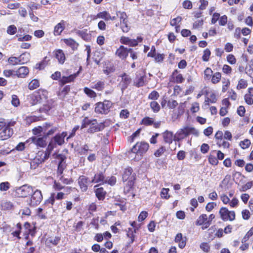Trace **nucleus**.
<instances>
[{
    "label": "nucleus",
    "instance_id": "nucleus-1",
    "mask_svg": "<svg viewBox=\"0 0 253 253\" xmlns=\"http://www.w3.org/2000/svg\"><path fill=\"white\" fill-rule=\"evenodd\" d=\"M149 147V144L144 141L136 143L131 149L130 157H133L132 155L135 154L133 159L135 161H138L141 159L142 155L148 151Z\"/></svg>",
    "mask_w": 253,
    "mask_h": 253
},
{
    "label": "nucleus",
    "instance_id": "nucleus-2",
    "mask_svg": "<svg viewBox=\"0 0 253 253\" xmlns=\"http://www.w3.org/2000/svg\"><path fill=\"white\" fill-rule=\"evenodd\" d=\"M190 134H193L196 136L199 135V131L194 127L185 126L178 129L174 135L173 140L179 141L186 138Z\"/></svg>",
    "mask_w": 253,
    "mask_h": 253
},
{
    "label": "nucleus",
    "instance_id": "nucleus-3",
    "mask_svg": "<svg viewBox=\"0 0 253 253\" xmlns=\"http://www.w3.org/2000/svg\"><path fill=\"white\" fill-rule=\"evenodd\" d=\"M112 106V103L108 100L98 102L96 104L95 112L99 114H106L109 112V109Z\"/></svg>",
    "mask_w": 253,
    "mask_h": 253
},
{
    "label": "nucleus",
    "instance_id": "nucleus-4",
    "mask_svg": "<svg viewBox=\"0 0 253 253\" xmlns=\"http://www.w3.org/2000/svg\"><path fill=\"white\" fill-rule=\"evenodd\" d=\"M15 195L19 197H26L32 194L33 188L32 186L27 184L16 188L15 190Z\"/></svg>",
    "mask_w": 253,
    "mask_h": 253
},
{
    "label": "nucleus",
    "instance_id": "nucleus-5",
    "mask_svg": "<svg viewBox=\"0 0 253 253\" xmlns=\"http://www.w3.org/2000/svg\"><path fill=\"white\" fill-rule=\"evenodd\" d=\"M44 91L39 90L35 92L28 97V99L31 105L33 106L38 103H41L43 98H45Z\"/></svg>",
    "mask_w": 253,
    "mask_h": 253
},
{
    "label": "nucleus",
    "instance_id": "nucleus-6",
    "mask_svg": "<svg viewBox=\"0 0 253 253\" xmlns=\"http://www.w3.org/2000/svg\"><path fill=\"white\" fill-rule=\"evenodd\" d=\"M32 195L31 197L30 205L31 206H36L41 202L42 200V192L39 190H36L32 193Z\"/></svg>",
    "mask_w": 253,
    "mask_h": 253
},
{
    "label": "nucleus",
    "instance_id": "nucleus-7",
    "mask_svg": "<svg viewBox=\"0 0 253 253\" xmlns=\"http://www.w3.org/2000/svg\"><path fill=\"white\" fill-rule=\"evenodd\" d=\"M11 123H9L7 125H5L0 132V140H4L10 137L13 133V129L10 128Z\"/></svg>",
    "mask_w": 253,
    "mask_h": 253
},
{
    "label": "nucleus",
    "instance_id": "nucleus-8",
    "mask_svg": "<svg viewBox=\"0 0 253 253\" xmlns=\"http://www.w3.org/2000/svg\"><path fill=\"white\" fill-rule=\"evenodd\" d=\"M132 169L129 167L125 169L123 174L122 178L123 181H128V184L131 186L133 184V180L134 177L132 175Z\"/></svg>",
    "mask_w": 253,
    "mask_h": 253
},
{
    "label": "nucleus",
    "instance_id": "nucleus-9",
    "mask_svg": "<svg viewBox=\"0 0 253 253\" xmlns=\"http://www.w3.org/2000/svg\"><path fill=\"white\" fill-rule=\"evenodd\" d=\"M120 77L122 78V80L120 84L121 85V90L122 92H123L131 83V78L125 73L121 75Z\"/></svg>",
    "mask_w": 253,
    "mask_h": 253
},
{
    "label": "nucleus",
    "instance_id": "nucleus-10",
    "mask_svg": "<svg viewBox=\"0 0 253 253\" xmlns=\"http://www.w3.org/2000/svg\"><path fill=\"white\" fill-rule=\"evenodd\" d=\"M105 178L103 172L99 171L95 174L92 180L89 182L91 183H98L99 185L103 184L105 182Z\"/></svg>",
    "mask_w": 253,
    "mask_h": 253
},
{
    "label": "nucleus",
    "instance_id": "nucleus-11",
    "mask_svg": "<svg viewBox=\"0 0 253 253\" xmlns=\"http://www.w3.org/2000/svg\"><path fill=\"white\" fill-rule=\"evenodd\" d=\"M46 137L44 135L43 137L33 136L30 138L31 142L37 146L44 147L46 145Z\"/></svg>",
    "mask_w": 253,
    "mask_h": 253
},
{
    "label": "nucleus",
    "instance_id": "nucleus-12",
    "mask_svg": "<svg viewBox=\"0 0 253 253\" xmlns=\"http://www.w3.org/2000/svg\"><path fill=\"white\" fill-rule=\"evenodd\" d=\"M67 135V131H63L61 133L56 134L52 138V140L57 145H62L64 142V139Z\"/></svg>",
    "mask_w": 253,
    "mask_h": 253
},
{
    "label": "nucleus",
    "instance_id": "nucleus-13",
    "mask_svg": "<svg viewBox=\"0 0 253 253\" xmlns=\"http://www.w3.org/2000/svg\"><path fill=\"white\" fill-rule=\"evenodd\" d=\"M131 51V48H127L123 45H121L120 47L117 50L116 54L122 59H124L126 58L129 52Z\"/></svg>",
    "mask_w": 253,
    "mask_h": 253
},
{
    "label": "nucleus",
    "instance_id": "nucleus-14",
    "mask_svg": "<svg viewBox=\"0 0 253 253\" xmlns=\"http://www.w3.org/2000/svg\"><path fill=\"white\" fill-rule=\"evenodd\" d=\"M146 76L145 74H136V78L133 82V85L139 87L143 86L145 84V79Z\"/></svg>",
    "mask_w": 253,
    "mask_h": 253
},
{
    "label": "nucleus",
    "instance_id": "nucleus-15",
    "mask_svg": "<svg viewBox=\"0 0 253 253\" xmlns=\"http://www.w3.org/2000/svg\"><path fill=\"white\" fill-rule=\"evenodd\" d=\"M92 123L90 124V126L87 130L88 133H92L95 132L103 130L104 128V126L102 124H97L96 120H94Z\"/></svg>",
    "mask_w": 253,
    "mask_h": 253
},
{
    "label": "nucleus",
    "instance_id": "nucleus-16",
    "mask_svg": "<svg viewBox=\"0 0 253 253\" xmlns=\"http://www.w3.org/2000/svg\"><path fill=\"white\" fill-rule=\"evenodd\" d=\"M56 158L60 160L58 165L57 173L58 174L61 175L63 173L65 167L64 162L65 158L63 155L60 154H57Z\"/></svg>",
    "mask_w": 253,
    "mask_h": 253
},
{
    "label": "nucleus",
    "instance_id": "nucleus-17",
    "mask_svg": "<svg viewBox=\"0 0 253 253\" xmlns=\"http://www.w3.org/2000/svg\"><path fill=\"white\" fill-rule=\"evenodd\" d=\"M88 183V179L84 175L80 176L78 179V183L81 190L85 192L87 190V184Z\"/></svg>",
    "mask_w": 253,
    "mask_h": 253
},
{
    "label": "nucleus",
    "instance_id": "nucleus-18",
    "mask_svg": "<svg viewBox=\"0 0 253 253\" xmlns=\"http://www.w3.org/2000/svg\"><path fill=\"white\" fill-rule=\"evenodd\" d=\"M29 70L27 67L22 66L20 67L17 70L15 71V76L18 78H25L29 74Z\"/></svg>",
    "mask_w": 253,
    "mask_h": 253
},
{
    "label": "nucleus",
    "instance_id": "nucleus-19",
    "mask_svg": "<svg viewBox=\"0 0 253 253\" xmlns=\"http://www.w3.org/2000/svg\"><path fill=\"white\" fill-rule=\"evenodd\" d=\"M163 136L165 143L169 144L172 143L174 137L172 132L166 130L163 133Z\"/></svg>",
    "mask_w": 253,
    "mask_h": 253
},
{
    "label": "nucleus",
    "instance_id": "nucleus-20",
    "mask_svg": "<svg viewBox=\"0 0 253 253\" xmlns=\"http://www.w3.org/2000/svg\"><path fill=\"white\" fill-rule=\"evenodd\" d=\"M42 163H43V160L40 158V153H38L37 156L30 163L31 169H36Z\"/></svg>",
    "mask_w": 253,
    "mask_h": 253
},
{
    "label": "nucleus",
    "instance_id": "nucleus-21",
    "mask_svg": "<svg viewBox=\"0 0 253 253\" xmlns=\"http://www.w3.org/2000/svg\"><path fill=\"white\" fill-rule=\"evenodd\" d=\"M55 57L58 60V62L61 64H63L65 56L63 51L61 49H58L55 51Z\"/></svg>",
    "mask_w": 253,
    "mask_h": 253
},
{
    "label": "nucleus",
    "instance_id": "nucleus-22",
    "mask_svg": "<svg viewBox=\"0 0 253 253\" xmlns=\"http://www.w3.org/2000/svg\"><path fill=\"white\" fill-rule=\"evenodd\" d=\"M121 28L123 32H127L130 29V27L127 24V18L124 17H121L120 18Z\"/></svg>",
    "mask_w": 253,
    "mask_h": 253
},
{
    "label": "nucleus",
    "instance_id": "nucleus-23",
    "mask_svg": "<svg viewBox=\"0 0 253 253\" xmlns=\"http://www.w3.org/2000/svg\"><path fill=\"white\" fill-rule=\"evenodd\" d=\"M95 195L99 200L104 199L106 192L102 187L98 188L95 190Z\"/></svg>",
    "mask_w": 253,
    "mask_h": 253
},
{
    "label": "nucleus",
    "instance_id": "nucleus-24",
    "mask_svg": "<svg viewBox=\"0 0 253 253\" xmlns=\"http://www.w3.org/2000/svg\"><path fill=\"white\" fill-rule=\"evenodd\" d=\"M77 75L78 73L71 75L68 77H63L60 80L61 84L63 85L67 83L73 81L77 77Z\"/></svg>",
    "mask_w": 253,
    "mask_h": 253
},
{
    "label": "nucleus",
    "instance_id": "nucleus-25",
    "mask_svg": "<svg viewBox=\"0 0 253 253\" xmlns=\"http://www.w3.org/2000/svg\"><path fill=\"white\" fill-rule=\"evenodd\" d=\"M64 29V22L61 21L57 24L54 28V34L55 36L59 35Z\"/></svg>",
    "mask_w": 253,
    "mask_h": 253
},
{
    "label": "nucleus",
    "instance_id": "nucleus-26",
    "mask_svg": "<svg viewBox=\"0 0 253 253\" xmlns=\"http://www.w3.org/2000/svg\"><path fill=\"white\" fill-rule=\"evenodd\" d=\"M70 90L69 85L65 86L62 89H60L58 93V96L61 99H64L66 95L68 94Z\"/></svg>",
    "mask_w": 253,
    "mask_h": 253
},
{
    "label": "nucleus",
    "instance_id": "nucleus-27",
    "mask_svg": "<svg viewBox=\"0 0 253 253\" xmlns=\"http://www.w3.org/2000/svg\"><path fill=\"white\" fill-rule=\"evenodd\" d=\"M230 211L226 208L222 207L219 211V214L222 219L224 221L228 220V217L229 216V213Z\"/></svg>",
    "mask_w": 253,
    "mask_h": 253
},
{
    "label": "nucleus",
    "instance_id": "nucleus-28",
    "mask_svg": "<svg viewBox=\"0 0 253 253\" xmlns=\"http://www.w3.org/2000/svg\"><path fill=\"white\" fill-rule=\"evenodd\" d=\"M60 239V237L58 236L49 238L46 239V244L48 246H49L50 244H51L53 246H56L59 243Z\"/></svg>",
    "mask_w": 253,
    "mask_h": 253
},
{
    "label": "nucleus",
    "instance_id": "nucleus-29",
    "mask_svg": "<svg viewBox=\"0 0 253 253\" xmlns=\"http://www.w3.org/2000/svg\"><path fill=\"white\" fill-rule=\"evenodd\" d=\"M51 124L48 123H45L43 124L42 126H39L38 128H35L33 129L34 131H36L37 133H40L41 132H45L46 131L47 129L51 126Z\"/></svg>",
    "mask_w": 253,
    "mask_h": 253
},
{
    "label": "nucleus",
    "instance_id": "nucleus-30",
    "mask_svg": "<svg viewBox=\"0 0 253 253\" xmlns=\"http://www.w3.org/2000/svg\"><path fill=\"white\" fill-rule=\"evenodd\" d=\"M21 57H14L11 56L8 59V62L9 64L12 65H16L20 64Z\"/></svg>",
    "mask_w": 253,
    "mask_h": 253
},
{
    "label": "nucleus",
    "instance_id": "nucleus-31",
    "mask_svg": "<svg viewBox=\"0 0 253 253\" xmlns=\"http://www.w3.org/2000/svg\"><path fill=\"white\" fill-rule=\"evenodd\" d=\"M77 34L82 38L84 40L87 41L89 38V35L88 34L87 32V30H78L77 32Z\"/></svg>",
    "mask_w": 253,
    "mask_h": 253
},
{
    "label": "nucleus",
    "instance_id": "nucleus-32",
    "mask_svg": "<svg viewBox=\"0 0 253 253\" xmlns=\"http://www.w3.org/2000/svg\"><path fill=\"white\" fill-rule=\"evenodd\" d=\"M40 85V83L38 80L34 79L28 85V88L30 90H33L37 87H38Z\"/></svg>",
    "mask_w": 253,
    "mask_h": 253
},
{
    "label": "nucleus",
    "instance_id": "nucleus-33",
    "mask_svg": "<svg viewBox=\"0 0 253 253\" xmlns=\"http://www.w3.org/2000/svg\"><path fill=\"white\" fill-rule=\"evenodd\" d=\"M208 220L207 215L206 214L201 215L196 221V224L202 225Z\"/></svg>",
    "mask_w": 253,
    "mask_h": 253
},
{
    "label": "nucleus",
    "instance_id": "nucleus-34",
    "mask_svg": "<svg viewBox=\"0 0 253 253\" xmlns=\"http://www.w3.org/2000/svg\"><path fill=\"white\" fill-rule=\"evenodd\" d=\"M65 43L70 46L73 49H76L78 46V44L72 39H66L65 40Z\"/></svg>",
    "mask_w": 253,
    "mask_h": 253
},
{
    "label": "nucleus",
    "instance_id": "nucleus-35",
    "mask_svg": "<svg viewBox=\"0 0 253 253\" xmlns=\"http://www.w3.org/2000/svg\"><path fill=\"white\" fill-rule=\"evenodd\" d=\"M221 75L219 72H216L214 73L211 78V82L214 84H217L221 80Z\"/></svg>",
    "mask_w": 253,
    "mask_h": 253
},
{
    "label": "nucleus",
    "instance_id": "nucleus-36",
    "mask_svg": "<svg viewBox=\"0 0 253 253\" xmlns=\"http://www.w3.org/2000/svg\"><path fill=\"white\" fill-rule=\"evenodd\" d=\"M84 93L91 98H94L96 96V93L92 89L85 87L84 89Z\"/></svg>",
    "mask_w": 253,
    "mask_h": 253
},
{
    "label": "nucleus",
    "instance_id": "nucleus-37",
    "mask_svg": "<svg viewBox=\"0 0 253 253\" xmlns=\"http://www.w3.org/2000/svg\"><path fill=\"white\" fill-rule=\"evenodd\" d=\"M136 229L133 230L132 228H129L128 231L127 233V236L131 239L130 243H132L134 241V232L136 233Z\"/></svg>",
    "mask_w": 253,
    "mask_h": 253
},
{
    "label": "nucleus",
    "instance_id": "nucleus-38",
    "mask_svg": "<svg viewBox=\"0 0 253 253\" xmlns=\"http://www.w3.org/2000/svg\"><path fill=\"white\" fill-rule=\"evenodd\" d=\"M19 57H21L20 64H24L29 60L30 54L28 53H24L21 54Z\"/></svg>",
    "mask_w": 253,
    "mask_h": 253
},
{
    "label": "nucleus",
    "instance_id": "nucleus-39",
    "mask_svg": "<svg viewBox=\"0 0 253 253\" xmlns=\"http://www.w3.org/2000/svg\"><path fill=\"white\" fill-rule=\"evenodd\" d=\"M153 123V119L148 117L144 118L141 121V124L145 126H151Z\"/></svg>",
    "mask_w": 253,
    "mask_h": 253
},
{
    "label": "nucleus",
    "instance_id": "nucleus-40",
    "mask_svg": "<svg viewBox=\"0 0 253 253\" xmlns=\"http://www.w3.org/2000/svg\"><path fill=\"white\" fill-rule=\"evenodd\" d=\"M104 83L103 82L99 81L96 83L94 85L92 86L91 87L96 89L97 90H102L104 88Z\"/></svg>",
    "mask_w": 253,
    "mask_h": 253
},
{
    "label": "nucleus",
    "instance_id": "nucleus-41",
    "mask_svg": "<svg viewBox=\"0 0 253 253\" xmlns=\"http://www.w3.org/2000/svg\"><path fill=\"white\" fill-rule=\"evenodd\" d=\"M40 153V157L41 159L43 160V162H44L46 160H47L49 156L51 154V152L49 151H48L46 150V151L43 152H39Z\"/></svg>",
    "mask_w": 253,
    "mask_h": 253
},
{
    "label": "nucleus",
    "instance_id": "nucleus-42",
    "mask_svg": "<svg viewBox=\"0 0 253 253\" xmlns=\"http://www.w3.org/2000/svg\"><path fill=\"white\" fill-rule=\"evenodd\" d=\"M247 82L244 79H241L239 81L237 88L240 89L242 88H245L247 86Z\"/></svg>",
    "mask_w": 253,
    "mask_h": 253
},
{
    "label": "nucleus",
    "instance_id": "nucleus-43",
    "mask_svg": "<svg viewBox=\"0 0 253 253\" xmlns=\"http://www.w3.org/2000/svg\"><path fill=\"white\" fill-rule=\"evenodd\" d=\"M211 52L209 49L207 48L204 51L202 59L204 61L207 62L209 60Z\"/></svg>",
    "mask_w": 253,
    "mask_h": 253
},
{
    "label": "nucleus",
    "instance_id": "nucleus-44",
    "mask_svg": "<svg viewBox=\"0 0 253 253\" xmlns=\"http://www.w3.org/2000/svg\"><path fill=\"white\" fill-rule=\"evenodd\" d=\"M208 160L210 164L212 165L216 166L218 163L217 159L212 155H209Z\"/></svg>",
    "mask_w": 253,
    "mask_h": 253
},
{
    "label": "nucleus",
    "instance_id": "nucleus-45",
    "mask_svg": "<svg viewBox=\"0 0 253 253\" xmlns=\"http://www.w3.org/2000/svg\"><path fill=\"white\" fill-rule=\"evenodd\" d=\"M150 106L154 112H158L160 110V106L157 102H151L150 103Z\"/></svg>",
    "mask_w": 253,
    "mask_h": 253
},
{
    "label": "nucleus",
    "instance_id": "nucleus-46",
    "mask_svg": "<svg viewBox=\"0 0 253 253\" xmlns=\"http://www.w3.org/2000/svg\"><path fill=\"white\" fill-rule=\"evenodd\" d=\"M37 215L41 219H46L47 218L46 214L43 212V209L41 208H39L37 209Z\"/></svg>",
    "mask_w": 253,
    "mask_h": 253
},
{
    "label": "nucleus",
    "instance_id": "nucleus-47",
    "mask_svg": "<svg viewBox=\"0 0 253 253\" xmlns=\"http://www.w3.org/2000/svg\"><path fill=\"white\" fill-rule=\"evenodd\" d=\"M251 144V141L248 139H246L243 141H242L240 143V146L243 149H246L249 147Z\"/></svg>",
    "mask_w": 253,
    "mask_h": 253
},
{
    "label": "nucleus",
    "instance_id": "nucleus-48",
    "mask_svg": "<svg viewBox=\"0 0 253 253\" xmlns=\"http://www.w3.org/2000/svg\"><path fill=\"white\" fill-rule=\"evenodd\" d=\"M10 184L8 182H4L0 183V190L1 191H7L9 188Z\"/></svg>",
    "mask_w": 253,
    "mask_h": 253
},
{
    "label": "nucleus",
    "instance_id": "nucleus-49",
    "mask_svg": "<svg viewBox=\"0 0 253 253\" xmlns=\"http://www.w3.org/2000/svg\"><path fill=\"white\" fill-rule=\"evenodd\" d=\"M253 186V181L248 182L246 184H245L242 186V188L240 189V191H246L247 190L251 189Z\"/></svg>",
    "mask_w": 253,
    "mask_h": 253
},
{
    "label": "nucleus",
    "instance_id": "nucleus-50",
    "mask_svg": "<svg viewBox=\"0 0 253 253\" xmlns=\"http://www.w3.org/2000/svg\"><path fill=\"white\" fill-rule=\"evenodd\" d=\"M116 182V178L115 176H111L109 178H105V182L104 183H108L111 185H114Z\"/></svg>",
    "mask_w": 253,
    "mask_h": 253
},
{
    "label": "nucleus",
    "instance_id": "nucleus-51",
    "mask_svg": "<svg viewBox=\"0 0 253 253\" xmlns=\"http://www.w3.org/2000/svg\"><path fill=\"white\" fill-rule=\"evenodd\" d=\"M20 101L18 96L16 95H12L11 104L15 107L19 105Z\"/></svg>",
    "mask_w": 253,
    "mask_h": 253
},
{
    "label": "nucleus",
    "instance_id": "nucleus-52",
    "mask_svg": "<svg viewBox=\"0 0 253 253\" xmlns=\"http://www.w3.org/2000/svg\"><path fill=\"white\" fill-rule=\"evenodd\" d=\"M115 69L114 66H106L104 68L103 72L106 75H109L111 73H113L115 71Z\"/></svg>",
    "mask_w": 253,
    "mask_h": 253
},
{
    "label": "nucleus",
    "instance_id": "nucleus-53",
    "mask_svg": "<svg viewBox=\"0 0 253 253\" xmlns=\"http://www.w3.org/2000/svg\"><path fill=\"white\" fill-rule=\"evenodd\" d=\"M15 71L12 70H5L3 71V75L6 77H10L11 76L14 77L15 76Z\"/></svg>",
    "mask_w": 253,
    "mask_h": 253
},
{
    "label": "nucleus",
    "instance_id": "nucleus-54",
    "mask_svg": "<svg viewBox=\"0 0 253 253\" xmlns=\"http://www.w3.org/2000/svg\"><path fill=\"white\" fill-rule=\"evenodd\" d=\"M200 248L205 252L208 253L210 250V247L207 243H202L200 245Z\"/></svg>",
    "mask_w": 253,
    "mask_h": 253
},
{
    "label": "nucleus",
    "instance_id": "nucleus-55",
    "mask_svg": "<svg viewBox=\"0 0 253 253\" xmlns=\"http://www.w3.org/2000/svg\"><path fill=\"white\" fill-rule=\"evenodd\" d=\"M90 150L89 149V147L88 146L87 144H84L81 148L80 151V154L81 155H86L87 154V153L88 151H89Z\"/></svg>",
    "mask_w": 253,
    "mask_h": 253
},
{
    "label": "nucleus",
    "instance_id": "nucleus-56",
    "mask_svg": "<svg viewBox=\"0 0 253 253\" xmlns=\"http://www.w3.org/2000/svg\"><path fill=\"white\" fill-rule=\"evenodd\" d=\"M159 97V93L156 91H153L149 94L148 98L152 100H155L157 99Z\"/></svg>",
    "mask_w": 253,
    "mask_h": 253
},
{
    "label": "nucleus",
    "instance_id": "nucleus-57",
    "mask_svg": "<svg viewBox=\"0 0 253 253\" xmlns=\"http://www.w3.org/2000/svg\"><path fill=\"white\" fill-rule=\"evenodd\" d=\"M17 31L16 27L14 25H10L9 26L7 30V32L8 34L10 35H14L16 33Z\"/></svg>",
    "mask_w": 253,
    "mask_h": 253
},
{
    "label": "nucleus",
    "instance_id": "nucleus-58",
    "mask_svg": "<svg viewBox=\"0 0 253 253\" xmlns=\"http://www.w3.org/2000/svg\"><path fill=\"white\" fill-rule=\"evenodd\" d=\"M181 20H182L181 17H176L172 19L170 21V24L172 26H176L177 24L180 22Z\"/></svg>",
    "mask_w": 253,
    "mask_h": 253
},
{
    "label": "nucleus",
    "instance_id": "nucleus-59",
    "mask_svg": "<svg viewBox=\"0 0 253 253\" xmlns=\"http://www.w3.org/2000/svg\"><path fill=\"white\" fill-rule=\"evenodd\" d=\"M210 149V147L208 144L203 143L201 146V152L203 154L207 153Z\"/></svg>",
    "mask_w": 253,
    "mask_h": 253
},
{
    "label": "nucleus",
    "instance_id": "nucleus-60",
    "mask_svg": "<svg viewBox=\"0 0 253 253\" xmlns=\"http://www.w3.org/2000/svg\"><path fill=\"white\" fill-rule=\"evenodd\" d=\"M237 112L238 114L240 116L243 117L245 115L246 110H245V107L243 106H240L238 108Z\"/></svg>",
    "mask_w": 253,
    "mask_h": 253
},
{
    "label": "nucleus",
    "instance_id": "nucleus-61",
    "mask_svg": "<svg viewBox=\"0 0 253 253\" xmlns=\"http://www.w3.org/2000/svg\"><path fill=\"white\" fill-rule=\"evenodd\" d=\"M166 151L165 147L164 146H162L159 149H158L155 153V155L156 157H160Z\"/></svg>",
    "mask_w": 253,
    "mask_h": 253
},
{
    "label": "nucleus",
    "instance_id": "nucleus-62",
    "mask_svg": "<svg viewBox=\"0 0 253 253\" xmlns=\"http://www.w3.org/2000/svg\"><path fill=\"white\" fill-rule=\"evenodd\" d=\"M227 61L231 64H234L236 62L235 56L232 54H229L227 57Z\"/></svg>",
    "mask_w": 253,
    "mask_h": 253
},
{
    "label": "nucleus",
    "instance_id": "nucleus-63",
    "mask_svg": "<svg viewBox=\"0 0 253 253\" xmlns=\"http://www.w3.org/2000/svg\"><path fill=\"white\" fill-rule=\"evenodd\" d=\"M178 103L176 100H169L168 102V106L170 109H173L176 107Z\"/></svg>",
    "mask_w": 253,
    "mask_h": 253
},
{
    "label": "nucleus",
    "instance_id": "nucleus-64",
    "mask_svg": "<svg viewBox=\"0 0 253 253\" xmlns=\"http://www.w3.org/2000/svg\"><path fill=\"white\" fill-rule=\"evenodd\" d=\"M148 213L145 211H142L138 216V220L139 221L144 220L147 216Z\"/></svg>",
    "mask_w": 253,
    "mask_h": 253
}]
</instances>
